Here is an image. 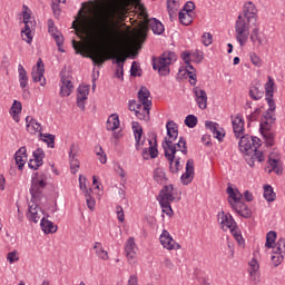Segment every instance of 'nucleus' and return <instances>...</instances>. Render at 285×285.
Instances as JSON below:
<instances>
[{
    "label": "nucleus",
    "mask_w": 285,
    "mask_h": 285,
    "mask_svg": "<svg viewBox=\"0 0 285 285\" xmlns=\"http://www.w3.org/2000/svg\"><path fill=\"white\" fill-rule=\"evenodd\" d=\"M154 179L157 181V184H164L166 179V173L161 168H157L154 171Z\"/></svg>",
    "instance_id": "de8ad7c7"
},
{
    "label": "nucleus",
    "mask_w": 285,
    "mask_h": 285,
    "mask_svg": "<svg viewBox=\"0 0 285 285\" xmlns=\"http://www.w3.org/2000/svg\"><path fill=\"white\" fill-rule=\"evenodd\" d=\"M232 208L240 215V217H244L245 219H249V217H253V212L250 208H248V205L244 204V202L239 200L238 203H232Z\"/></svg>",
    "instance_id": "412c9836"
},
{
    "label": "nucleus",
    "mask_w": 285,
    "mask_h": 285,
    "mask_svg": "<svg viewBox=\"0 0 285 285\" xmlns=\"http://www.w3.org/2000/svg\"><path fill=\"white\" fill-rule=\"evenodd\" d=\"M185 125H186L188 128H195V126H197V116H195V115H188V116L185 118Z\"/></svg>",
    "instance_id": "09e8293b"
},
{
    "label": "nucleus",
    "mask_w": 285,
    "mask_h": 285,
    "mask_svg": "<svg viewBox=\"0 0 285 285\" xmlns=\"http://www.w3.org/2000/svg\"><path fill=\"white\" fill-rule=\"evenodd\" d=\"M148 147L142 149L141 156L144 159H157L159 156V150H157V140L147 139Z\"/></svg>",
    "instance_id": "4468645a"
},
{
    "label": "nucleus",
    "mask_w": 285,
    "mask_h": 285,
    "mask_svg": "<svg viewBox=\"0 0 285 285\" xmlns=\"http://www.w3.org/2000/svg\"><path fill=\"white\" fill-rule=\"evenodd\" d=\"M77 153H79V146L78 145H71L70 146V153H69V161H70V168L72 175H77L79 173V159L77 158Z\"/></svg>",
    "instance_id": "a211bd4d"
},
{
    "label": "nucleus",
    "mask_w": 285,
    "mask_h": 285,
    "mask_svg": "<svg viewBox=\"0 0 285 285\" xmlns=\"http://www.w3.org/2000/svg\"><path fill=\"white\" fill-rule=\"evenodd\" d=\"M40 226L41 230H43L46 235H50V233H57V225H55V223L43 217L40 220Z\"/></svg>",
    "instance_id": "f704fd0d"
},
{
    "label": "nucleus",
    "mask_w": 285,
    "mask_h": 285,
    "mask_svg": "<svg viewBox=\"0 0 285 285\" xmlns=\"http://www.w3.org/2000/svg\"><path fill=\"white\" fill-rule=\"evenodd\" d=\"M275 239H277V233H275L274 230L268 232L265 246L267 248H275V246H273V244H275Z\"/></svg>",
    "instance_id": "49530a36"
},
{
    "label": "nucleus",
    "mask_w": 285,
    "mask_h": 285,
    "mask_svg": "<svg viewBox=\"0 0 285 285\" xmlns=\"http://www.w3.org/2000/svg\"><path fill=\"white\" fill-rule=\"evenodd\" d=\"M77 90V106L86 110V101L88 100V95H90V85L79 86Z\"/></svg>",
    "instance_id": "2eb2a0df"
},
{
    "label": "nucleus",
    "mask_w": 285,
    "mask_h": 285,
    "mask_svg": "<svg viewBox=\"0 0 285 285\" xmlns=\"http://www.w3.org/2000/svg\"><path fill=\"white\" fill-rule=\"evenodd\" d=\"M7 262H9V264H14L16 262H19V253L17 252V249L7 254Z\"/></svg>",
    "instance_id": "3c124183"
},
{
    "label": "nucleus",
    "mask_w": 285,
    "mask_h": 285,
    "mask_svg": "<svg viewBox=\"0 0 285 285\" xmlns=\"http://www.w3.org/2000/svg\"><path fill=\"white\" fill-rule=\"evenodd\" d=\"M268 81L265 83V97H273L275 90V80L273 77H267Z\"/></svg>",
    "instance_id": "37998d69"
},
{
    "label": "nucleus",
    "mask_w": 285,
    "mask_h": 285,
    "mask_svg": "<svg viewBox=\"0 0 285 285\" xmlns=\"http://www.w3.org/2000/svg\"><path fill=\"white\" fill-rule=\"evenodd\" d=\"M177 0H167V10L169 12V17H173V14H175V10H177Z\"/></svg>",
    "instance_id": "603ef678"
},
{
    "label": "nucleus",
    "mask_w": 285,
    "mask_h": 285,
    "mask_svg": "<svg viewBox=\"0 0 285 285\" xmlns=\"http://www.w3.org/2000/svg\"><path fill=\"white\" fill-rule=\"evenodd\" d=\"M94 250L99 259H102V262H107L108 250L104 249V245L101 243L96 242L94 245Z\"/></svg>",
    "instance_id": "4c0bfd02"
},
{
    "label": "nucleus",
    "mask_w": 285,
    "mask_h": 285,
    "mask_svg": "<svg viewBox=\"0 0 285 285\" xmlns=\"http://www.w3.org/2000/svg\"><path fill=\"white\" fill-rule=\"evenodd\" d=\"M178 19L183 26H190L193 23V16L188 11H179Z\"/></svg>",
    "instance_id": "a19ab883"
},
{
    "label": "nucleus",
    "mask_w": 285,
    "mask_h": 285,
    "mask_svg": "<svg viewBox=\"0 0 285 285\" xmlns=\"http://www.w3.org/2000/svg\"><path fill=\"white\" fill-rule=\"evenodd\" d=\"M41 140L47 144L48 148H55V135L40 134Z\"/></svg>",
    "instance_id": "a18cd8bd"
},
{
    "label": "nucleus",
    "mask_w": 285,
    "mask_h": 285,
    "mask_svg": "<svg viewBox=\"0 0 285 285\" xmlns=\"http://www.w3.org/2000/svg\"><path fill=\"white\" fill-rule=\"evenodd\" d=\"M205 127L213 132V136L218 139V141H222L224 137H226V134L224 132V129L219 127V124L213 122L210 120H207L205 122Z\"/></svg>",
    "instance_id": "4be33fe9"
},
{
    "label": "nucleus",
    "mask_w": 285,
    "mask_h": 285,
    "mask_svg": "<svg viewBox=\"0 0 285 285\" xmlns=\"http://www.w3.org/2000/svg\"><path fill=\"white\" fill-rule=\"evenodd\" d=\"M78 17L81 19H76L72 22V28L76 32H79L81 37H87L89 41H100L101 39H107L115 46L111 49H102L99 47H91L88 51L87 57L91 59L94 66H102L106 61H110V59H115L117 69L116 77L124 81V63H126V45H124V32L110 28V24L101 30V35L92 38L90 35L83 32V22L89 23L92 18H86L83 16V9L78 11Z\"/></svg>",
    "instance_id": "f03ea898"
},
{
    "label": "nucleus",
    "mask_w": 285,
    "mask_h": 285,
    "mask_svg": "<svg viewBox=\"0 0 285 285\" xmlns=\"http://www.w3.org/2000/svg\"><path fill=\"white\" fill-rule=\"evenodd\" d=\"M26 124H27V130L31 135H35V132H41V124H39V121L33 119L32 117L27 116Z\"/></svg>",
    "instance_id": "7c9ffc66"
},
{
    "label": "nucleus",
    "mask_w": 285,
    "mask_h": 285,
    "mask_svg": "<svg viewBox=\"0 0 285 285\" xmlns=\"http://www.w3.org/2000/svg\"><path fill=\"white\" fill-rule=\"evenodd\" d=\"M259 117V108H256L252 114L247 116L248 121H257Z\"/></svg>",
    "instance_id": "774afa93"
},
{
    "label": "nucleus",
    "mask_w": 285,
    "mask_h": 285,
    "mask_svg": "<svg viewBox=\"0 0 285 285\" xmlns=\"http://www.w3.org/2000/svg\"><path fill=\"white\" fill-rule=\"evenodd\" d=\"M27 153L28 149L26 147H20L14 154L16 164L20 170H23V166H26V161L28 160Z\"/></svg>",
    "instance_id": "b1692460"
},
{
    "label": "nucleus",
    "mask_w": 285,
    "mask_h": 285,
    "mask_svg": "<svg viewBox=\"0 0 285 285\" xmlns=\"http://www.w3.org/2000/svg\"><path fill=\"white\" fill-rule=\"evenodd\" d=\"M158 202H179L181 199L180 197H177V190H175V187L173 185H166L163 187V189L159 193Z\"/></svg>",
    "instance_id": "1a4fd4ad"
},
{
    "label": "nucleus",
    "mask_w": 285,
    "mask_h": 285,
    "mask_svg": "<svg viewBox=\"0 0 285 285\" xmlns=\"http://www.w3.org/2000/svg\"><path fill=\"white\" fill-rule=\"evenodd\" d=\"M268 164L271 169H268L267 173H275L276 175H282V173H284V169L282 168V161H279V158H275L274 154L269 155Z\"/></svg>",
    "instance_id": "a878e982"
},
{
    "label": "nucleus",
    "mask_w": 285,
    "mask_h": 285,
    "mask_svg": "<svg viewBox=\"0 0 285 285\" xmlns=\"http://www.w3.org/2000/svg\"><path fill=\"white\" fill-rule=\"evenodd\" d=\"M132 130L136 139V150H141V147L146 140L141 141V135H144V129L139 127V122H132Z\"/></svg>",
    "instance_id": "cd10ccee"
},
{
    "label": "nucleus",
    "mask_w": 285,
    "mask_h": 285,
    "mask_svg": "<svg viewBox=\"0 0 285 285\" xmlns=\"http://www.w3.org/2000/svg\"><path fill=\"white\" fill-rule=\"evenodd\" d=\"M178 153H181V150H175L174 153L170 150L165 151V157L169 161V170L174 175H177V173H179L180 158L177 155Z\"/></svg>",
    "instance_id": "9b49d317"
},
{
    "label": "nucleus",
    "mask_w": 285,
    "mask_h": 285,
    "mask_svg": "<svg viewBox=\"0 0 285 285\" xmlns=\"http://www.w3.org/2000/svg\"><path fill=\"white\" fill-rule=\"evenodd\" d=\"M261 132L265 139V146H267V148L275 146V134L271 131V128L266 129L261 127Z\"/></svg>",
    "instance_id": "72a5a7b5"
},
{
    "label": "nucleus",
    "mask_w": 285,
    "mask_h": 285,
    "mask_svg": "<svg viewBox=\"0 0 285 285\" xmlns=\"http://www.w3.org/2000/svg\"><path fill=\"white\" fill-rule=\"evenodd\" d=\"M194 10H195V2L188 1L184 6V9L180 10V12H187V13L191 14Z\"/></svg>",
    "instance_id": "69168bd1"
},
{
    "label": "nucleus",
    "mask_w": 285,
    "mask_h": 285,
    "mask_svg": "<svg viewBox=\"0 0 285 285\" xmlns=\"http://www.w3.org/2000/svg\"><path fill=\"white\" fill-rule=\"evenodd\" d=\"M249 57L254 66H257L258 68L262 66V59L259 58V56H257V53L252 52L249 53Z\"/></svg>",
    "instance_id": "0e129e2a"
},
{
    "label": "nucleus",
    "mask_w": 285,
    "mask_h": 285,
    "mask_svg": "<svg viewBox=\"0 0 285 285\" xmlns=\"http://www.w3.org/2000/svg\"><path fill=\"white\" fill-rule=\"evenodd\" d=\"M21 101L14 100L11 108H10V115L14 119L17 124H19V115H21L22 110Z\"/></svg>",
    "instance_id": "e433bc0d"
},
{
    "label": "nucleus",
    "mask_w": 285,
    "mask_h": 285,
    "mask_svg": "<svg viewBox=\"0 0 285 285\" xmlns=\"http://www.w3.org/2000/svg\"><path fill=\"white\" fill-rule=\"evenodd\" d=\"M163 266H165V268H168L169 271L175 269V263H173V261L168 257L164 258Z\"/></svg>",
    "instance_id": "338daca9"
},
{
    "label": "nucleus",
    "mask_w": 285,
    "mask_h": 285,
    "mask_svg": "<svg viewBox=\"0 0 285 285\" xmlns=\"http://www.w3.org/2000/svg\"><path fill=\"white\" fill-rule=\"evenodd\" d=\"M163 213H166L169 217L173 215V207L170 206L171 203L168 202H159Z\"/></svg>",
    "instance_id": "bf43d9fd"
},
{
    "label": "nucleus",
    "mask_w": 285,
    "mask_h": 285,
    "mask_svg": "<svg viewBox=\"0 0 285 285\" xmlns=\"http://www.w3.org/2000/svg\"><path fill=\"white\" fill-rule=\"evenodd\" d=\"M85 196H86V202H87V206H88L89 210H95V206L97 204L95 198H92V196H90V193H88V190L86 191Z\"/></svg>",
    "instance_id": "6e6d98bb"
},
{
    "label": "nucleus",
    "mask_w": 285,
    "mask_h": 285,
    "mask_svg": "<svg viewBox=\"0 0 285 285\" xmlns=\"http://www.w3.org/2000/svg\"><path fill=\"white\" fill-rule=\"evenodd\" d=\"M96 155L99 157L100 164H107L108 157L106 156V151H104V148L96 147Z\"/></svg>",
    "instance_id": "8fccbe9b"
},
{
    "label": "nucleus",
    "mask_w": 285,
    "mask_h": 285,
    "mask_svg": "<svg viewBox=\"0 0 285 285\" xmlns=\"http://www.w3.org/2000/svg\"><path fill=\"white\" fill-rule=\"evenodd\" d=\"M229 230L232 235L235 237L236 242H238V244L242 246V244H244V237L242 236V233L237 230V226Z\"/></svg>",
    "instance_id": "4d7b16f0"
},
{
    "label": "nucleus",
    "mask_w": 285,
    "mask_h": 285,
    "mask_svg": "<svg viewBox=\"0 0 285 285\" xmlns=\"http://www.w3.org/2000/svg\"><path fill=\"white\" fill-rule=\"evenodd\" d=\"M195 178V160L188 159L186 164V171L181 175L180 179L184 186H188Z\"/></svg>",
    "instance_id": "6ab92c4d"
},
{
    "label": "nucleus",
    "mask_w": 285,
    "mask_h": 285,
    "mask_svg": "<svg viewBox=\"0 0 285 285\" xmlns=\"http://www.w3.org/2000/svg\"><path fill=\"white\" fill-rule=\"evenodd\" d=\"M32 22H26L24 28L21 30V37L26 43H32Z\"/></svg>",
    "instance_id": "c9c22d12"
},
{
    "label": "nucleus",
    "mask_w": 285,
    "mask_h": 285,
    "mask_svg": "<svg viewBox=\"0 0 285 285\" xmlns=\"http://www.w3.org/2000/svg\"><path fill=\"white\" fill-rule=\"evenodd\" d=\"M264 198L266 202H275L276 199V194L273 190V187L271 185H265L264 186Z\"/></svg>",
    "instance_id": "79ce46f5"
},
{
    "label": "nucleus",
    "mask_w": 285,
    "mask_h": 285,
    "mask_svg": "<svg viewBox=\"0 0 285 285\" xmlns=\"http://www.w3.org/2000/svg\"><path fill=\"white\" fill-rule=\"evenodd\" d=\"M275 121H277V118H275V111L267 110L261 121V128L268 129L273 124H275Z\"/></svg>",
    "instance_id": "c756f323"
},
{
    "label": "nucleus",
    "mask_w": 285,
    "mask_h": 285,
    "mask_svg": "<svg viewBox=\"0 0 285 285\" xmlns=\"http://www.w3.org/2000/svg\"><path fill=\"white\" fill-rule=\"evenodd\" d=\"M19 83L20 88L26 92L28 90V71L23 68V65L18 66Z\"/></svg>",
    "instance_id": "473e14b6"
},
{
    "label": "nucleus",
    "mask_w": 285,
    "mask_h": 285,
    "mask_svg": "<svg viewBox=\"0 0 285 285\" xmlns=\"http://www.w3.org/2000/svg\"><path fill=\"white\" fill-rule=\"evenodd\" d=\"M193 92L196 97L198 108H200V110H206L208 108V94H206V90L195 87Z\"/></svg>",
    "instance_id": "ddd939ff"
},
{
    "label": "nucleus",
    "mask_w": 285,
    "mask_h": 285,
    "mask_svg": "<svg viewBox=\"0 0 285 285\" xmlns=\"http://www.w3.org/2000/svg\"><path fill=\"white\" fill-rule=\"evenodd\" d=\"M239 150L242 153H250L254 148H259L262 144H259V138L257 137H250V136H242L240 140L238 142Z\"/></svg>",
    "instance_id": "0eeeda50"
},
{
    "label": "nucleus",
    "mask_w": 285,
    "mask_h": 285,
    "mask_svg": "<svg viewBox=\"0 0 285 285\" xmlns=\"http://www.w3.org/2000/svg\"><path fill=\"white\" fill-rule=\"evenodd\" d=\"M159 240L161 246H164L167 250H179V248H181V245L175 242L173 236H170V233L166 229H164L160 234Z\"/></svg>",
    "instance_id": "9d476101"
},
{
    "label": "nucleus",
    "mask_w": 285,
    "mask_h": 285,
    "mask_svg": "<svg viewBox=\"0 0 285 285\" xmlns=\"http://www.w3.org/2000/svg\"><path fill=\"white\" fill-rule=\"evenodd\" d=\"M73 89L75 86H72V79H70V76H61L60 97H70Z\"/></svg>",
    "instance_id": "aec40b11"
},
{
    "label": "nucleus",
    "mask_w": 285,
    "mask_h": 285,
    "mask_svg": "<svg viewBox=\"0 0 285 285\" xmlns=\"http://www.w3.org/2000/svg\"><path fill=\"white\" fill-rule=\"evenodd\" d=\"M274 255L272 256V262L274 266H279L284 262L285 255V239L279 238L273 247Z\"/></svg>",
    "instance_id": "6e6552de"
},
{
    "label": "nucleus",
    "mask_w": 285,
    "mask_h": 285,
    "mask_svg": "<svg viewBox=\"0 0 285 285\" xmlns=\"http://www.w3.org/2000/svg\"><path fill=\"white\" fill-rule=\"evenodd\" d=\"M125 254L127 259H135L137 255V244L135 243V237H129L125 245Z\"/></svg>",
    "instance_id": "393cba45"
},
{
    "label": "nucleus",
    "mask_w": 285,
    "mask_h": 285,
    "mask_svg": "<svg viewBox=\"0 0 285 285\" xmlns=\"http://www.w3.org/2000/svg\"><path fill=\"white\" fill-rule=\"evenodd\" d=\"M130 6H135L138 10L137 19L139 28L134 32V39L141 41L146 39L148 30H153L154 35H164V23L156 18H148V11L141 3V0H115V3L106 11H102L92 17L88 23L82 22L85 35H89L92 39L101 35V30L110 26V21H124Z\"/></svg>",
    "instance_id": "f257e3e1"
},
{
    "label": "nucleus",
    "mask_w": 285,
    "mask_h": 285,
    "mask_svg": "<svg viewBox=\"0 0 285 285\" xmlns=\"http://www.w3.org/2000/svg\"><path fill=\"white\" fill-rule=\"evenodd\" d=\"M257 271H259V263L257 262V259L253 258L249 262V275H256Z\"/></svg>",
    "instance_id": "864d4df0"
},
{
    "label": "nucleus",
    "mask_w": 285,
    "mask_h": 285,
    "mask_svg": "<svg viewBox=\"0 0 285 285\" xmlns=\"http://www.w3.org/2000/svg\"><path fill=\"white\" fill-rule=\"evenodd\" d=\"M53 39L58 46L59 52H66V50H63V48H61V46H63V36L59 35V33H53Z\"/></svg>",
    "instance_id": "5fc2aeb1"
},
{
    "label": "nucleus",
    "mask_w": 285,
    "mask_h": 285,
    "mask_svg": "<svg viewBox=\"0 0 285 285\" xmlns=\"http://www.w3.org/2000/svg\"><path fill=\"white\" fill-rule=\"evenodd\" d=\"M117 128H119V116L112 114L107 120V130L115 131Z\"/></svg>",
    "instance_id": "58836bf2"
},
{
    "label": "nucleus",
    "mask_w": 285,
    "mask_h": 285,
    "mask_svg": "<svg viewBox=\"0 0 285 285\" xmlns=\"http://www.w3.org/2000/svg\"><path fill=\"white\" fill-rule=\"evenodd\" d=\"M232 124L235 136L239 138L244 134V117L237 116Z\"/></svg>",
    "instance_id": "2f4dec72"
},
{
    "label": "nucleus",
    "mask_w": 285,
    "mask_h": 285,
    "mask_svg": "<svg viewBox=\"0 0 285 285\" xmlns=\"http://www.w3.org/2000/svg\"><path fill=\"white\" fill-rule=\"evenodd\" d=\"M46 181H48V175H46V173H36L31 179L30 195L33 204L29 205V219L33 222V224H38L43 215V210L35 203L43 197V188L47 186Z\"/></svg>",
    "instance_id": "20e7f679"
},
{
    "label": "nucleus",
    "mask_w": 285,
    "mask_h": 285,
    "mask_svg": "<svg viewBox=\"0 0 285 285\" xmlns=\"http://www.w3.org/2000/svg\"><path fill=\"white\" fill-rule=\"evenodd\" d=\"M191 59L195 61V63H202L204 59V52L196 50L191 53Z\"/></svg>",
    "instance_id": "052dcab7"
},
{
    "label": "nucleus",
    "mask_w": 285,
    "mask_h": 285,
    "mask_svg": "<svg viewBox=\"0 0 285 285\" xmlns=\"http://www.w3.org/2000/svg\"><path fill=\"white\" fill-rule=\"evenodd\" d=\"M258 148H255L247 151L245 154V161L250 166V168L255 167V163H262L264 161V153L257 150Z\"/></svg>",
    "instance_id": "dca6fc26"
},
{
    "label": "nucleus",
    "mask_w": 285,
    "mask_h": 285,
    "mask_svg": "<svg viewBox=\"0 0 285 285\" xmlns=\"http://www.w3.org/2000/svg\"><path fill=\"white\" fill-rule=\"evenodd\" d=\"M235 37L240 48L248 43V38H250L252 43L264 46V38L259 35V27H257V8L253 2L244 4L243 12L235 23Z\"/></svg>",
    "instance_id": "7ed1b4c3"
},
{
    "label": "nucleus",
    "mask_w": 285,
    "mask_h": 285,
    "mask_svg": "<svg viewBox=\"0 0 285 285\" xmlns=\"http://www.w3.org/2000/svg\"><path fill=\"white\" fill-rule=\"evenodd\" d=\"M43 72H46V67L41 58H39L37 61V70L31 72V77L35 83L40 81V86H46V78H43Z\"/></svg>",
    "instance_id": "f3484780"
},
{
    "label": "nucleus",
    "mask_w": 285,
    "mask_h": 285,
    "mask_svg": "<svg viewBox=\"0 0 285 285\" xmlns=\"http://www.w3.org/2000/svg\"><path fill=\"white\" fill-rule=\"evenodd\" d=\"M167 129V137L165 138V141L163 142L164 150H170V153H175V150H180L183 155H188V146H186V138L180 137L178 142H175L177 140V137H179V129L177 127V124L175 121L169 120L166 125Z\"/></svg>",
    "instance_id": "39448f33"
},
{
    "label": "nucleus",
    "mask_w": 285,
    "mask_h": 285,
    "mask_svg": "<svg viewBox=\"0 0 285 285\" xmlns=\"http://www.w3.org/2000/svg\"><path fill=\"white\" fill-rule=\"evenodd\" d=\"M227 195L229 196V205L237 204L238 202H242L244 195L239 191L237 188H233V186L228 185L227 187Z\"/></svg>",
    "instance_id": "c85d7f7f"
},
{
    "label": "nucleus",
    "mask_w": 285,
    "mask_h": 285,
    "mask_svg": "<svg viewBox=\"0 0 285 285\" xmlns=\"http://www.w3.org/2000/svg\"><path fill=\"white\" fill-rule=\"evenodd\" d=\"M23 11H22V17H23V23L26 26V23H32V21H30L31 17H30V8H28V6L23 4L22 7Z\"/></svg>",
    "instance_id": "13d9d810"
},
{
    "label": "nucleus",
    "mask_w": 285,
    "mask_h": 285,
    "mask_svg": "<svg viewBox=\"0 0 285 285\" xmlns=\"http://www.w3.org/2000/svg\"><path fill=\"white\" fill-rule=\"evenodd\" d=\"M46 157V153H43V149L37 148L33 151V160L38 166H43V158Z\"/></svg>",
    "instance_id": "c03bdc74"
},
{
    "label": "nucleus",
    "mask_w": 285,
    "mask_h": 285,
    "mask_svg": "<svg viewBox=\"0 0 285 285\" xmlns=\"http://www.w3.org/2000/svg\"><path fill=\"white\" fill-rule=\"evenodd\" d=\"M218 223L223 230H233V228H237V223L230 214H225L224 212L218 213Z\"/></svg>",
    "instance_id": "f8f14e48"
},
{
    "label": "nucleus",
    "mask_w": 285,
    "mask_h": 285,
    "mask_svg": "<svg viewBox=\"0 0 285 285\" xmlns=\"http://www.w3.org/2000/svg\"><path fill=\"white\" fill-rule=\"evenodd\" d=\"M138 99H139L138 104H141L142 106H147V108H150V106H153V100H149L150 99V91L146 87H141L139 89Z\"/></svg>",
    "instance_id": "bb28decb"
},
{
    "label": "nucleus",
    "mask_w": 285,
    "mask_h": 285,
    "mask_svg": "<svg viewBox=\"0 0 285 285\" xmlns=\"http://www.w3.org/2000/svg\"><path fill=\"white\" fill-rule=\"evenodd\" d=\"M153 106H144L142 104H137L136 117L140 121H150V109Z\"/></svg>",
    "instance_id": "5701e85b"
},
{
    "label": "nucleus",
    "mask_w": 285,
    "mask_h": 285,
    "mask_svg": "<svg viewBox=\"0 0 285 285\" xmlns=\"http://www.w3.org/2000/svg\"><path fill=\"white\" fill-rule=\"evenodd\" d=\"M202 41L204 43V46L208 47L213 43V35H210V32H205L203 33V37H202Z\"/></svg>",
    "instance_id": "e2e57ef3"
},
{
    "label": "nucleus",
    "mask_w": 285,
    "mask_h": 285,
    "mask_svg": "<svg viewBox=\"0 0 285 285\" xmlns=\"http://www.w3.org/2000/svg\"><path fill=\"white\" fill-rule=\"evenodd\" d=\"M249 97L250 99H253L254 101H259V99H262V97H264V91H262L259 89V86H253L249 89Z\"/></svg>",
    "instance_id": "ea45409f"
},
{
    "label": "nucleus",
    "mask_w": 285,
    "mask_h": 285,
    "mask_svg": "<svg viewBox=\"0 0 285 285\" xmlns=\"http://www.w3.org/2000/svg\"><path fill=\"white\" fill-rule=\"evenodd\" d=\"M173 61H177V55L173 51H165L159 58L153 59V68L158 70L161 77H168Z\"/></svg>",
    "instance_id": "423d86ee"
},
{
    "label": "nucleus",
    "mask_w": 285,
    "mask_h": 285,
    "mask_svg": "<svg viewBox=\"0 0 285 285\" xmlns=\"http://www.w3.org/2000/svg\"><path fill=\"white\" fill-rule=\"evenodd\" d=\"M116 215L119 222H125L126 214H124V207H121V205L116 206Z\"/></svg>",
    "instance_id": "680f3d73"
}]
</instances>
